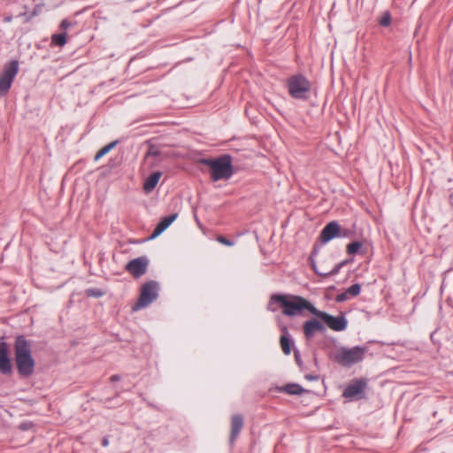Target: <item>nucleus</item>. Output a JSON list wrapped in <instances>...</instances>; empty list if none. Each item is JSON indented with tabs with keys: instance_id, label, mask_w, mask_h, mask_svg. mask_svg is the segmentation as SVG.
<instances>
[{
	"instance_id": "16",
	"label": "nucleus",
	"mask_w": 453,
	"mask_h": 453,
	"mask_svg": "<svg viewBox=\"0 0 453 453\" xmlns=\"http://www.w3.org/2000/svg\"><path fill=\"white\" fill-rule=\"evenodd\" d=\"M323 329L322 324L316 319L306 321L303 325V332L307 338H311L316 332Z\"/></svg>"
},
{
	"instance_id": "4",
	"label": "nucleus",
	"mask_w": 453,
	"mask_h": 453,
	"mask_svg": "<svg viewBox=\"0 0 453 453\" xmlns=\"http://www.w3.org/2000/svg\"><path fill=\"white\" fill-rule=\"evenodd\" d=\"M365 347L341 348L334 354V360L342 366H351L363 360Z\"/></svg>"
},
{
	"instance_id": "3",
	"label": "nucleus",
	"mask_w": 453,
	"mask_h": 453,
	"mask_svg": "<svg viewBox=\"0 0 453 453\" xmlns=\"http://www.w3.org/2000/svg\"><path fill=\"white\" fill-rule=\"evenodd\" d=\"M203 163L210 167V175L213 181L228 180L233 174V167L228 157L204 159Z\"/></svg>"
},
{
	"instance_id": "9",
	"label": "nucleus",
	"mask_w": 453,
	"mask_h": 453,
	"mask_svg": "<svg viewBox=\"0 0 453 453\" xmlns=\"http://www.w3.org/2000/svg\"><path fill=\"white\" fill-rule=\"evenodd\" d=\"M149 259L141 257L129 261L126 265V270L134 278H139L147 272Z\"/></svg>"
},
{
	"instance_id": "24",
	"label": "nucleus",
	"mask_w": 453,
	"mask_h": 453,
	"mask_svg": "<svg viewBox=\"0 0 453 453\" xmlns=\"http://www.w3.org/2000/svg\"><path fill=\"white\" fill-rule=\"evenodd\" d=\"M390 21H391V18H390L389 13H385V14L381 17V19H380V24L381 26H385V27H386V26H388V25L390 24Z\"/></svg>"
},
{
	"instance_id": "14",
	"label": "nucleus",
	"mask_w": 453,
	"mask_h": 453,
	"mask_svg": "<svg viewBox=\"0 0 453 453\" xmlns=\"http://www.w3.org/2000/svg\"><path fill=\"white\" fill-rule=\"evenodd\" d=\"M162 176V173L159 171L154 172L150 174L143 182V190L146 194H150L158 184Z\"/></svg>"
},
{
	"instance_id": "29",
	"label": "nucleus",
	"mask_w": 453,
	"mask_h": 453,
	"mask_svg": "<svg viewBox=\"0 0 453 453\" xmlns=\"http://www.w3.org/2000/svg\"><path fill=\"white\" fill-rule=\"evenodd\" d=\"M70 27V23L67 20H63L61 22V27L66 29Z\"/></svg>"
},
{
	"instance_id": "25",
	"label": "nucleus",
	"mask_w": 453,
	"mask_h": 453,
	"mask_svg": "<svg viewBox=\"0 0 453 453\" xmlns=\"http://www.w3.org/2000/svg\"><path fill=\"white\" fill-rule=\"evenodd\" d=\"M87 295L89 296L100 297L103 296V292L99 289H88L87 290Z\"/></svg>"
},
{
	"instance_id": "2",
	"label": "nucleus",
	"mask_w": 453,
	"mask_h": 453,
	"mask_svg": "<svg viewBox=\"0 0 453 453\" xmlns=\"http://www.w3.org/2000/svg\"><path fill=\"white\" fill-rule=\"evenodd\" d=\"M277 303L283 308V313L287 316H295L306 309L313 314L315 307L306 299L297 296L274 295L271 297V303Z\"/></svg>"
},
{
	"instance_id": "10",
	"label": "nucleus",
	"mask_w": 453,
	"mask_h": 453,
	"mask_svg": "<svg viewBox=\"0 0 453 453\" xmlns=\"http://www.w3.org/2000/svg\"><path fill=\"white\" fill-rule=\"evenodd\" d=\"M310 260H311V267L314 270V272L317 274L323 276V277H327L330 275L336 274L346 263V262H342V263L336 265L333 269H330L328 259L322 260L319 265H316L312 257H311Z\"/></svg>"
},
{
	"instance_id": "32",
	"label": "nucleus",
	"mask_w": 453,
	"mask_h": 453,
	"mask_svg": "<svg viewBox=\"0 0 453 453\" xmlns=\"http://www.w3.org/2000/svg\"><path fill=\"white\" fill-rule=\"evenodd\" d=\"M108 444V441L106 440L104 441V445L106 446Z\"/></svg>"
},
{
	"instance_id": "6",
	"label": "nucleus",
	"mask_w": 453,
	"mask_h": 453,
	"mask_svg": "<svg viewBox=\"0 0 453 453\" xmlns=\"http://www.w3.org/2000/svg\"><path fill=\"white\" fill-rule=\"evenodd\" d=\"M157 296V285L155 282H148L143 285L140 298L133 307L134 311L146 307L152 303Z\"/></svg>"
},
{
	"instance_id": "12",
	"label": "nucleus",
	"mask_w": 453,
	"mask_h": 453,
	"mask_svg": "<svg viewBox=\"0 0 453 453\" xmlns=\"http://www.w3.org/2000/svg\"><path fill=\"white\" fill-rule=\"evenodd\" d=\"M365 385L366 383L365 380H355L346 388L343 392V395L347 398L358 397L363 393Z\"/></svg>"
},
{
	"instance_id": "31",
	"label": "nucleus",
	"mask_w": 453,
	"mask_h": 453,
	"mask_svg": "<svg viewBox=\"0 0 453 453\" xmlns=\"http://www.w3.org/2000/svg\"><path fill=\"white\" fill-rule=\"evenodd\" d=\"M345 295H346V294H344V295H342V296H339L337 299H338L339 301H342V300H344V299H345Z\"/></svg>"
},
{
	"instance_id": "11",
	"label": "nucleus",
	"mask_w": 453,
	"mask_h": 453,
	"mask_svg": "<svg viewBox=\"0 0 453 453\" xmlns=\"http://www.w3.org/2000/svg\"><path fill=\"white\" fill-rule=\"evenodd\" d=\"M12 372V365L10 358L8 345L0 340V372L10 374Z\"/></svg>"
},
{
	"instance_id": "27",
	"label": "nucleus",
	"mask_w": 453,
	"mask_h": 453,
	"mask_svg": "<svg viewBox=\"0 0 453 453\" xmlns=\"http://www.w3.org/2000/svg\"><path fill=\"white\" fill-rule=\"evenodd\" d=\"M32 426H33V425H32V423H31V422H25V423L20 424L19 428H20L21 430H28V429H30Z\"/></svg>"
},
{
	"instance_id": "17",
	"label": "nucleus",
	"mask_w": 453,
	"mask_h": 453,
	"mask_svg": "<svg viewBox=\"0 0 453 453\" xmlns=\"http://www.w3.org/2000/svg\"><path fill=\"white\" fill-rule=\"evenodd\" d=\"M231 441H234L243 426V418L241 415H234L231 419Z\"/></svg>"
},
{
	"instance_id": "20",
	"label": "nucleus",
	"mask_w": 453,
	"mask_h": 453,
	"mask_svg": "<svg viewBox=\"0 0 453 453\" xmlns=\"http://www.w3.org/2000/svg\"><path fill=\"white\" fill-rule=\"evenodd\" d=\"M280 347L282 349V351L286 355H289L291 352V343H290L289 339L286 335H282L280 337Z\"/></svg>"
},
{
	"instance_id": "28",
	"label": "nucleus",
	"mask_w": 453,
	"mask_h": 453,
	"mask_svg": "<svg viewBox=\"0 0 453 453\" xmlns=\"http://www.w3.org/2000/svg\"><path fill=\"white\" fill-rule=\"evenodd\" d=\"M120 379H121V378H120V376H119V375L115 374V375L111 376L110 380H111V382H117V381H119V380H120Z\"/></svg>"
},
{
	"instance_id": "21",
	"label": "nucleus",
	"mask_w": 453,
	"mask_h": 453,
	"mask_svg": "<svg viewBox=\"0 0 453 453\" xmlns=\"http://www.w3.org/2000/svg\"><path fill=\"white\" fill-rule=\"evenodd\" d=\"M362 247V243L359 242H354L347 246V252L349 254H355L358 251V250Z\"/></svg>"
},
{
	"instance_id": "8",
	"label": "nucleus",
	"mask_w": 453,
	"mask_h": 453,
	"mask_svg": "<svg viewBox=\"0 0 453 453\" xmlns=\"http://www.w3.org/2000/svg\"><path fill=\"white\" fill-rule=\"evenodd\" d=\"M313 315L321 319L334 331H342L347 326V321L343 317H334L316 308L313 309Z\"/></svg>"
},
{
	"instance_id": "26",
	"label": "nucleus",
	"mask_w": 453,
	"mask_h": 453,
	"mask_svg": "<svg viewBox=\"0 0 453 453\" xmlns=\"http://www.w3.org/2000/svg\"><path fill=\"white\" fill-rule=\"evenodd\" d=\"M217 241L219 242H220L221 244H224V245H226V246H232L233 245V242H230L229 240H227L226 237L224 236H219L217 238Z\"/></svg>"
},
{
	"instance_id": "1",
	"label": "nucleus",
	"mask_w": 453,
	"mask_h": 453,
	"mask_svg": "<svg viewBox=\"0 0 453 453\" xmlns=\"http://www.w3.org/2000/svg\"><path fill=\"white\" fill-rule=\"evenodd\" d=\"M14 360L18 373L28 378L35 372V360L32 356L31 343L24 336H18L14 344Z\"/></svg>"
},
{
	"instance_id": "5",
	"label": "nucleus",
	"mask_w": 453,
	"mask_h": 453,
	"mask_svg": "<svg viewBox=\"0 0 453 453\" xmlns=\"http://www.w3.org/2000/svg\"><path fill=\"white\" fill-rule=\"evenodd\" d=\"M19 71V64L17 61H11L4 66L0 73V94L4 95L10 89L12 83Z\"/></svg>"
},
{
	"instance_id": "30",
	"label": "nucleus",
	"mask_w": 453,
	"mask_h": 453,
	"mask_svg": "<svg viewBox=\"0 0 453 453\" xmlns=\"http://www.w3.org/2000/svg\"><path fill=\"white\" fill-rule=\"evenodd\" d=\"M305 379L308 380H317V377L313 376V375H311V374H308V375L305 376Z\"/></svg>"
},
{
	"instance_id": "13",
	"label": "nucleus",
	"mask_w": 453,
	"mask_h": 453,
	"mask_svg": "<svg viewBox=\"0 0 453 453\" xmlns=\"http://www.w3.org/2000/svg\"><path fill=\"white\" fill-rule=\"evenodd\" d=\"M340 226L339 225L333 221L328 223L321 232L320 240L322 242L326 243L332 240L334 237L337 236L339 234Z\"/></svg>"
},
{
	"instance_id": "22",
	"label": "nucleus",
	"mask_w": 453,
	"mask_h": 453,
	"mask_svg": "<svg viewBox=\"0 0 453 453\" xmlns=\"http://www.w3.org/2000/svg\"><path fill=\"white\" fill-rule=\"evenodd\" d=\"M52 42L59 46H63L66 42L65 34L54 35L52 36Z\"/></svg>"
},
{
	"instance_id": "7",
	"label": "nucleus",
	"mask_w": 453,
	"mask_h": 453,
	"mask_svg": "<svg viewBox=\"0 0 453 453\" xmlns=\"http://www.w3.org/2000/svg\"><path fill=\"white\" fill-rule=\"evenodd\" d=\"M288 90L292 96L303 98L305 94L310 90V84L303 76L292 77L288 81Z\"/></svg>"
},
{
	"instance_id": "15",
	"label": "nucleus",
	"mask_w": 453,
	"mask_h": 453,
	"mask_svg": "<svg viewBox=\"0 0 453 453\" xmlns=\"http://www.w3.org/2000/svg\"><path fill=\"white\" fill-rule=\"evenodd\" d=\"M177 214H173L168 217L164 218L156 226L151 238H155L161 234L166 228L170 226V225L177 219Z\"/></svg>"
},
{
	"instance_id": "23",
	"label": "nucleus",
	"mask_w": 453,
	"mask_h": 453,
	"mask_svg": "<svg viewBox=\"0 0 453 453\" xmlns=\"http://www.w3.org/2000/svg\"><path fill=\"white\" fill-rule=\"evenodd\" d=\"M360 290H361V286L359 284H354L347 289L346 294L356 296L359 295Z\"/></svg>"
},
{
	"instance_id": "19",
	"label": "nucleus",
	"mask_w": 453,
	"mask_h": 453,
	"mask_svg": "<svg viewBox=\"0 0 453 453\" xmlns=\"http://www.w3.org/2000/svg\"><path fill=\"white\" fill-rule=\"evenodd\" d=\"M117 142H112L108 145L103 147L95 156V161H98L102 157L110 152L115 146Z\"/></svg>"
},
{
	"instance_id": "18",
	"label": "nucleus",
	"mask_w": 453,
	"mask_h": 453,
	"mask_svg": "<svg viewBox=\"0 0 453 453\" xmlns=\"http://www.w3.org/2000/svg\"><path fill=\"white\" fill-rule=\"evenodd\" d=\"M280 391L285 392L288 395H300L307 392V390H305L303 388H302L299 384H296V383L287 384L284 387L280 388Z\"/></svg>"
}]
</instances>
